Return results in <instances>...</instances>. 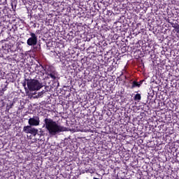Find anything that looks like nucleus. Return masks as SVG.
Returning a JSON list of instances; mask_svg holds the SVG:
<instances>
[{"label": "nucleus", "mask_w": 179, "mask_h": 179, "mask_svg": "<svg viewBox=\"0 0 179 179\" xmlns=\"http://www.w3.org/2000/svg\"><path fill=\"white\" fill-rule=\"evenodd\" d=\"M43 122L45 123V128L50 136H55L57 134L66 131V127L59 125L57 122L53 121L51 118H45Z\"/></svg>", "instance_id": "obj_1"}, {"label": "nucleus", "mask_w": 179, "mask_h": 179, "mask_svg": "<svg viewBox=\"0 0 179 179\" xmlns=\"http://www.w3.org/2000/svg\"><path fill=\"white\" fill-rule=\"evenodd\" d=\"M25 82H27L28 87V90L25 87L27 96H30V92H36V90H40L43 87V84L38 80L25 78Z\"/></svg>", "instance_id": "obj_2"}, {"label": "nucleus", "mask_w": 179, "mask_h": 179, "mask_svg": "<svg viewBox=\"0 0 179 179\" xmlns=\"http://www.w3.org/2000/svg\"><path fill=\"white\" fill-rule=\"evenodd\" d=\"M29 36H31V37L29 38L27 41V45L32 47H34V45H37L38 38L36 36V34L30 32Z\"/></svg>", "instance_id": "obj_3"}, {"label": "nucleus", "mask_w": 179, "mask_h": 179, "mask_svg": "<svg viewBox=\"0 0 179 179\" xmlns=\"http://www.w3.org/2000/svg\"><path fill=\"white\" fill-rule=\"evenodd\" d=\"M31 127L32 126H31L30 124L24 126L23 127V132H24L25 134H31V135H34V136H36V135L38 134V129Z\"/></svg>", "instance_id": "obj_4"}, {"label": "nucleus", "mask_w": 179, "mask_h": 179, "mask_svg": "<svg viewBox=\"0 0 179 179\" xmlns=\"http://www.w3.org/2000/svg\"><path fill=\"white\" fill-rule=\"evenodd\" d=\"M28 124L31 127H38L40 125V117L38 116L30 117L28 120Z\"/></svg>", "instance_id": "obj_5"}, {"label": "nucleus", "mask_w": 179, "mask_h": 179, "mask_svg": "<svg viewBox=\"0 0 179 179\" xmlns=\"http://www.w3.org/2000/svg\"><path fill=\"white\" fill-rule=\"evenodd\" d=\"M46 75L48 76H50L51 79H53V80H55L57 79V71H55V69L51 66H48L46 71Z\"/></svg>", "instance_id": "obj_6"}, {"label": "nucleus", "mask_w": 179, "mask_h": 179, "mask_svg": "<svg viewBox=\"0 0 179 179\" xmlns=\"http://www.w3.org/2000/svg\"><path fill=\"white\" fill-rule=\"evenodd\" d=\"M34 68V69H32ZM30 69H31V72H43V71H45L47 68H44V66L41 64H31Z\"/></svg>", "instance_id": "obj_7"}, {"label": "nucleus", "mask_w": 179, "mask_h": 179, "mask_svg": "<svg viewBox=\"0 0 179 179\" xmlns=\"http://www.w3.org/2000/svg\"><path fill=\"white\" fill-rule=\"evenodd\" d=\"M6 90H8V87L4 85L3 87L0 89V97H2V96L5 94V92H6Z\"/></svg>", "instance_id": "obj_8"}, {"label": "nucleus", "mask_w": 179, "mask_h": 179, "mask_svg": "<svg viewBox=\"0 0 179 179\" xmlns=\"http://www.w3.org/2000/svg\"><path fill=\"white\" fill-rule=\"evenodd\" d=\"M135 87H141V84H139L136 80H134L132 82L131 89H135Z\"/></svg>", "instance_id": "obj_9"}, {"label": "nucleus", "mask_w": 179, "mask_h": 179, "mask_svg": "<svg viewBox=\"0 0 179 179\" xmlns=\"http://www.w3.org/2000/svg\"><path fill=\"white\" fill-rule=\"evenodd\" d=\"M142 96H141V94H136L134 97V101H140L141 100Z\"/></svg>", "instance_id": "obj_10"}, {"label": "nucleus", "mask_w": 179, "mask_h": 179, "mask_svg": "<svg viewBox=\"0 0 179 179\" xmlns=\"http://www.w3.org/2000/svg\"><path fill=\"white\" fill-rule=\"evenodd\" d=\"M85 173H90L91 174H93V173H94V169L91 167H85Z\"/></svg>", "instance_id": "obj_11"}, {"label": "nucleus", "mask_w": 179, "mask_h": 179, "mask_svg": "<svg viewBox=\"0 0 179 179\" xmlns=\"http://www.w3.org/2000/svg\"><path fill=\"white\" fill-rule=\"evenodd\" d=\"M99 69H100V66H99L97 64H94L92 65V71H94V72H97Z\"/></svg>", "instance_id": "obj_12"}, {"label": "nucleus", "mask_w": 179, "mask_h": 179, "mask_svg": "<svg viewBox=\"0 0 179 179\" xmlns=\"http://www.w3.org/2000/svg\"><path fill=\"white\" fill-rule=\"evenodd\" d=\"M173 27H174L176 33H178L179 34V24H177L176 25H174Z\"/></svg>", "instance_id": "obj_13"}, {"label": "nucleus", "mask_w": 179, "mask_h": 179, "mask_svg": "<svg viewBox=\"0 0 179 179\" xmlns=\"http://www.w3.org/2000/svg\"><path fill=\"white\" fill-rule=\"evenodd\" d=\"M145 82V80H141L139 82H138V85H140V87L142 86V84Z\"/></svg>", "instance_id": "obj_14"}, {"label": "nucleus", "mask_w": 179, "mask_h": 179, "mask_svg": "<svg viewBox=\"0 0 179 179\" xmlns=\"http://www.w3.org/2000/svg\"><path fill=\"white\" fill-rule=\"evenodd\" d=\"M23 86H24V87H26V82H24V83H23Z\"/></svg>", "instance_id": "obj_15"}, {"label": "nucleus", "mask_w": 179, "mask_h": 179, "mask_svg": "<svg viewBox=\"0 0 179 179\" xmlns=\"http://www.w3.org/2000/svg\"><path fill=\"white\" fill-rule=\"evenodd\" d=\"M34 27H36V24H34Z\"/></svg>", "instance_id": "obj_16"}, {"label": "nucleus", "mask_w": 179, "mask_h": 179, "mask_svg": "<svg viewBox=\"0 0 179 179\" xmlns=\"http://www.w3.org/2000/svg\"><path fill=\"white\" fill-rule=\"evenodd\" d=\"M120 76H122V74L120 75Z\"/></svg>", "instance_id": "obj_17"}, {"label": "nucleus", "mask_w": 179, "mask_h": 179, "mask_svg": "<svg viewBox=\"0 0 179 179\" xmlns=\"http://www.w3.org/2000/svg\"><path fill=\"white\" fill-rule=\"evenodd\" d=\"M140 179H143V178H140Z\"/></svg>", "instance_id": "obj_18"}]
</instances>
